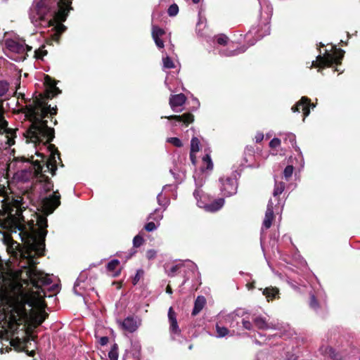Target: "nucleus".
<instances>
[{
	"label": "nucleus",
	"mask_w": 360,
	"mask_h": 360,
	"mask_svg": "<svg viewBox=\"0 0 360 360\" xmlns=\"http://www.w3.org/2000/svg\"><path fill=\"white\" fill-rule=\"evenodd\" d=\"M25 223L23 218V220L16 225L22 243L20 244L10 238L7 250L13 257L20 259L21 262H24L19 272V276L24 283H30L32 287L39 290L51 283L47 275L37 269V262L35 260L37 257L44 255L48 220L45 217H39L37 221L38 229L34 227L33 221L27 225Z\"/></svg>",
	"instance_id": "f257e3e1"
},
{
	"label": "nucleus",
	"mask_w": 360,
	"mask_h": 360,
	"mask_svg": "<svg viewBox=\"0 0 360 360\" xmlns=\"http://www.w3.org/2000/svg\"><path fill=\"white\" fill-rule=\"evenodd\" d=\"M35 304L34 297L24 292L13 294L0 295V307L4 314V319L0 322V335L6 338H12L11 343L13 346L21 344L19 337L13 338L18 333L20 326L25 330L30 322L37 328L40 326L49 316L44 310L36 311L33 309Z\"/></svg>",
	"instance_id": "f03ea898"
},
{
	"label": "nucleus",
	"mask_w": 360,
	"mask_h": 360,
	"mask_svg": "<svg viewBox=\"0 0 360 360\" xmlns=\"http://www.w3.org/2000/svg\"><path fill=\"white\" fill-rule=\"evenodd\" d=\"M45 84L47 85L44 94H39L33 98L32 103L25 105L26 117L32 122L24 134L27 142H38L46 139L50 142L55 138V129L48 126L46 118H51L53 124L56 125V119L53 120V115L58 112L57 106L51 108L48 105L46 100L52 99L61 93L56 86V82L50 76H45Z\"/></svg>",
	"instance_id": "7ed1b4c3"
},
{
	"label": "nucleus",
	"mask_w": 360,
	"mask_h": 360,
	"mask_svg": "<svg viewBox=\"0 0 360 360\" xmlns=\"http://www.w3.org/2000/svg\"><path fill=\"white\" fill-rule=\"evenodd\" d=\"M72 0H41L37 4V14L41 20H44L50 13L52 16L48 21V26L53 27L51 39L59 43L61 34L67 27L63 24L71 10Z\"/></svg>",
	"instance_id": "20e7f679"
},
{
	"label": "nucleus",
	"mask_w": 360,
	"mask_h": 360,
	"mask_svg": "<svg viewBox=\"0 0 360 360\" xmlns=\"http://www.w3.org/2000/svg\"><path fill=\"white\" fill-rule=\"evenodd\" d=\"M22 198L18 196L17 198H7L2 200V210L0 212V226L6 229L8 226L15 229L16 233L18 223L23 220L22 212L25 210L23 206Z\"/></svg>",
	"instance_id": "39448f33"
},
{
	"label": "nucleus",
	"mask_w": 360,
	"mask_h": 360,
	"mask_svg": "<svg viewBox=\"0 0 360 360\" xmlns=\"http://www.w3.org/2000/svg\"><path fill=\"white\" fill-rule=\"evenodd\" d=\"M323 46L325 45L320 42L318 48L319 55L317 56L316 60L312 61L311 66L323 68L325 67H332L334 65H340L345 56V51L341 49H335L333 53L326 51L323 56H321V48Z\"/></svg>",
	"instance_id": "423d86ee"
},
{
	"label": "nucleus",
	"mask_w": 360,
	"mask_h": 360,
	"mask_svg": "<svg viewBox=\"0 0 360 360\" xmlns=\"http://www.w3.org/2000/svg\"><path fill=\"white\" fill-rule=\"evenodd\" d=\"M36 155L41 158V161L37 160L34 162V172H33V176L39 179L41 183H44V188L46 192H49L53 188V183L51 179L44 174V165H41V162H44L46 156L40 153L37 152Z\"/></svg>",
	"instance_id": "0eeeda50"
},
{
	"label": "nucleus",
	"mask_w": 360,
	"mask_h": 360,
	"mask_svg": "<svg viewBox=\"0 0 360 360\" xmlns=\"http://www.w3.org/2000/svg\"><path fill=\"white\" fill-rule=\"evenodd\" d=\"M50 142H46V139L41 140L38 142H32L35 145L39 144L41 143H43L44 145H48V150L51 153L50 157L46 160L44 172H49L52 176H54L56 174V172L57 170V165H56V155H58V158L60 162H62L61 158H60V154L56 148V146L54 144L51 143Z\"/></svg>",
	"instance_id": "6e6552de"
},
{
	"label": "nucleus",
	"mask_w": 360,
	"mask_h": 360,
	"mask_svg": "<svg viewBox=\"0 0 360 360\" xmlns=\"http://www.w3.org/2000/svg\"><path fill=\"white\" fill-rule=\"evenodd\" d=\"M60 205V195L58 191L43 199L41 207L46 214H50Z\"/></svg>",
	"instance_id": "1a4fd4ad"
},
{
	"label": "nucleus",
	"mask_w": 360,
	"mask_h": 360,
	"mask_svg": "<svg viewBox=\"0 0 360 360\" xmlns=\"http://www.w3.org/2000/svg\"><path fill=\"white\" fill-rule=\"evenodd\" d=\"M316 107V104L311 102V99L307 96H302L301 99L294 105V112H301L302 121L309 115L310 109H314Z\"/></svg>",
	"instance_id": "9d476101"
},
{
	"label": "nucleus",
	"mask_w": 360,
	"mask_h": 360,
	"mask_svg": "<svg viewBox=\"0 0 360 360\" xmlns=\"http://www.w3.org/2000/svg\"><path fill=\"white\" fill-rule=\"evenodd\" d=\"M0 129L6 132L5 136L6 145L11 146L15 144V138L16 137V131L12 129L8 128V122L4 116V110L2 105H0Z\"/></svg>",
	"instance_id": "9b49d317"
},
{
	"label": "nucleus",
	"mask_w": 360,
	"mask_h": 360,
	"mask_svg": "<svg viewBox=\"0 0 360 360\" xmlns=\"http://www.w3.org/2000/svg\"><path fill=\"white\" fill-rule=\"evenodd\" d=\"M221 191L224 196L229 197L236 193L238 183L236 179L231 177L221 178Z\"/></svg>",
	"instance_id": "f8f14e48"
},
{
	"label": "nucleus",
	"mask_w": 360,
	"mask_h": 360,
	"mask_svg": "<svg viewBox=\"0 0 360 360\" xmlns=\"http://www.w3.org/2000/svg\"><path fill=\"white\" fill-rule=\"evenodd\" d=\"M162 118H166L169 120H175L178 122H182L185 126H188L191 123L194 121V116L191 112H186L181 115H169L162 117Z\"/></svg>",
	"instance_id": "ddd939ff"
},
{
	"label": "nucleus",
	"mask_w": 360,
	"mask_h": 360,
	"mask_svg": "<svg viewBox=\"0 0 360 360\" xmlns=\"http://www.w3.org/2000/svg\"><path fill=\"white\" fill-rule=\"evenodd\" d=\"M273 207L274 203L271 200H270L268 202L264 219L263 221V226L266 229H269L271 226L272 222L275 219Z\"/></svg>",
	"instance_id": "4468645a"
},
{
	"label": "nucleus",
	"mask_w": 360,
	"mask_h": 360,
	"mask_svg": "<svg viewBox=\"0 0 360 360\" xmlns=\"http://www.w3.org/2000/svg\"><path fill=\"white\" fill-rule=\"evenodd\" d=\"M6 49L15 53L18 54H24L25 53V46L20 42L15 41L13 39H7L6 41Z\"/></svg>",
	"instance_id": "2eb2a0df"
},
{
	"label": "nucleus",
	"mask_w": 360,
	"mask_h": 360,
	"mask_svg": "<svg viewBox=\"0 0 360 360\" xmlns=\"http://www.w3.org/2000/svg\"><path fill=\"white\" fill-rule=\"evenodd\" d=\"M186 97L182 93L171 95L169 98V105L174 111H176V108L182 106L186 103Z\"/></svg>",
	"instance_id": "dca6fc26"
},
{
	"label": "nucleus",
	"mask_w": 360,
	"mask_h": 360,
	"mask_svg": "<svg viewBox=\"0 0 360 360\" xmlns=\"http://www.w3.org/2000/svg\"><path fill=\"white\" fill-rule=\"evenodd\" d=\"M120 325L123 330L129 333H134L139 328L137 322L133 316H127L120 322Z\"/></svg>",
	"instance_id": "f3484780"
},
{
	"label": "nucleus",
	"mask_w": 360,
	"mask_h": 360,
	"mask_svg": "<svg viewBox=\"0 0 360 360\" xmlns=\"http://www.w3.org/2000/svg\"><path fill=\"white\" fill-rule=\"evenodd\" d=\"M168 319L170 323V330L175 334H179L181 330H179L176 314L172 307L168 310Z\"/></svg>",
	"instance_id": "a211bd4d"
},
{
	"label": "nucleus",
	"mask_w": 360,
	"mask_h": 360,
	"mask_svg": "<svg viewBox=\"0 0 360 360\" xmlns=\"http://www.w3.org/2000/svg\"><path fill=\"white\" fill-rule=\"evenodd\" d=\"M206 304V300L204 296H198L194 302V307L191 313L193 316L198 314L201 310L204 308Z\"/></svg>",
	"instance_id": "6ab92c4d"
},
{
	"label": "nucleus",
	"mask_w": 360,
	"mask_h": 360,
	"mask_svg": "<svg viewBox=\"0 0 360 360\" xmlns=\"http://www.w3.org/2000/svg\"><path fill=\"white\" fill-rule=\"evenodd\" d=\"M143 238L140 234L136 235L133 239V248L130 250L128 255L126 256V259L131 258L136 253V250L134 248H139L143 244Z\"/></svg>",
	"instance_id": "aec40b11"
},
{
	"label": "nucleus",
	"mask_w": 360,
	"mask_h": 360,
	"mask_svg": "<svg viewBox=\"0 0 360 360\" xmlns=\"http://www.w3.org/2000/svg\"><path fill=\"white\" fill-rule=\"evenodd\" d=\"M224 204V198H219L212 202L211 203L206 204L205 208L209 212H217L220 210Z\"/></svg>",
	"instance_id": "412c9836"
},
{
	"label": "nucleus",
	"mask_w": 360,
	"mask_h": 360,
	"mask_svg": "<svg viewBox=\"0 0 360 360\" xmlns=\"http://www.w3.org/2000/svg\"><path fill=\"white\" fill-rule=\"evenodd\" d=\"M253 323L255 326L260 330H267L270 328L269 323L266 322V319L261 316H257L253 319Z\"/></svg>",
	"instance_id": "4be33fe9"
},
{
	"label": "nucleus",
	"mask_w": 360,
	"mask_h": 360,
	"mask_svg": "<svg viewBox=\"0 0 360 360\" xmlns=\"http://www.w3.org/2000/svg\"><path fill=\"white\" fill-rule=\"evenodd\" d=\"M278 292L279 290L277 288L268 287L263 290V295L266 296L267 300L269 302L276 298Z\"/></svg>",
	"instance_id": "5701e85b"
},
{
	"label": "nucleus",
	"mask_w": 360,
	"mask_h": 360,
	"mask_svg": "<svg viewBox=\"0 0 360 360\" xmlns=\"http://www.w3.org/2000/svg\"><path fill=\"white\" fill-rule=\"evenodd\" d=\"M324 353L333 360H342V356L331 347H327Z\"/></svg>",
	"instance_id": "b1692460"
},
{
	"label": "nucleus",
	"mask_w": 360,
	"mask_h": 360,
	"mask_svg": "<svg viewBox=\"0 0 360 360\" xmlns=\"http://www.w3.org/2000/svg\"><path fill=\"white\" fill-rule=\"evenodd\" d=\"M202 163H203L202 170H204V169H205L207 170H212L213 169V163H212L211 157L209 154H206L202 158Z\"/></svg>",
	"instance_id": "393cba45"
},
{
	"label": "nucleus",
	"mask_w": 360,
	"mask_h": 360,
	"mask_svg": "<svg viewBox=\"0 0 360 360\" xmlns=\"http://www.w3.org/2000/svg\"><path fill=\"white\" fill-rule=\"evenodd\" d=\"M285 189V184L283 182H275L273 195L274 197L279 196Z\"/></svg>",
	"instance_id": "a878e982"
},
{
	"label": "nucleus",
	"mask_w": 360,
	"mask_h": 360,
	"mask_svg": "<svg viewBox=\"0 0 360 360\" xmlns=\"http://www.w3.org/2000/svg\"><path fill=\"white\" fill-rule=\"evenodd\" d=\"M216 331L218 338H224L229 333V330L227 328L220 326L219 324L216 325Z\"/></svg>",
	"instance_id": "bb28decb"
},
{
	"label": "nucleus",
	"mask_w": 360,
	"mask_h": 360,
	"mask_svg": "<svg viewBox=\"0 0 360 360\" xmlns=\"http://www.w3.org/2000/svg\"><path fill=\"white\" fill-rule=\"evenodd\" d=\"M48 51L45 49V46H41L34 51V57L38 60H43L44 56H46Z\"/></svg>",
	"instance_id": "cd10ccee"
},
{
	"label": "nucleus",
	"mask_w": 360,
	"mask_h": 360,
	"mask_svg": "<svg viewBox=\"0 0 360 360\" xmlns=\"http://www.w3.org/2000/svg\"><path fill=\"white\" fill-rule=\"evenodd\" d=\"M214 39L218 44L225 46L227 44L229 37L224 34H219L214 37Z\"/></svg>",
	"instance_id": "c85d7f7f"
},
{
	"label": "nucleus",
	"mask_w": 360,
	"mask_h": 360,
	"mask_svg": "<svg viewBox=\"0 0 360 360\" xmlns=\"http://www.w3.org/2000/svg\"><path fill=\"white\" fill-rule=\"evenodd\" d=\"M200 142L197 137H193L191 141V151L198 152L200 150Z\"/></svg>",
	"instance_id": "c756f323"
},
{
	"label": "nucleus",
	"mask_w": 360,
	"mask_h": 360,
	"mask_svg": "<svg viewBox=\"0 0 360 360\" xmlns=\"http://www.w3.org/2000/svg\"><path fill=\"white\" fill-rule=\"evenodd\" d=\"M144 271L142 269H138L135 276L132 278V284L136 285L143 278Z\"/></svg>",
	"instance_id": "7c9ffc66"
},
{
	"label": "nucleus",
	"mask_w": 360,
	"mask_h": 360,
	"mask_svg": "<svg viewBox=\"0 0 360 360\" xmlns=\"http://www.w3.org/2000/svg\"><path fill=\"white\" fill-rule=\"evenodd\" d=\"M9 83L6 80L0 81V97L4 96L8 92Z\"/></svg>",
	"instance_id": "2f4dec72"
},
{
	"label": "nucleus",
	"mask_w": 360,
	"mask_h": 360,
	"mask_svg": "<svg viewBox=\"0 0 360 360\" xmlns=\"http://www.w3.org/2000/svg\"><path fill=\"white\" fill-rule=\"evenodd\" d=\"M119 264L120 261L118 259H112L107 264V270L109 272H114L117 267L119 266Z\"/></svg>",
	"instance_id": "473e14b6"
},
{
	"label": "nucleus",
	"mask_w": 360,
	"mask_h": 360,
	"mask_svg": "<svg viewBox=\"0 0 360 360\" xmlns=\"http://www.w3.org/2000/svg\"><path fill=\"white\" fill-rule=\"evenodd\" d=\"M165 33V30L158 26H153L152 36L153 37H160Z\"/></svg>",
	"instance_id": "72a5a7b5"
},
{
	"label": "nucleus",
	"mask_w": 360,
	"mask_h": 360,
	"mask_svg": "<svg viewBox=\"0 0 360 360\" xmlns=\"http://www.w3.org/2000/svg\"><path fill=\"white\" fill-rule=\"evenodd\" d=\"M167 142L172 144L173 146L181 148L183 146L181 141L177 137H170L167 139Z\"/></svg>",
	"instance_id": "f704fd0d"
},
{
	"label": "nucleus",
	"mask_w": 360,
	"mask_h": 360,
	"mask_svg": "<svg viewBox=\"0 0 360 360\" xmlns=\"http://www.w3.org/2000/svg\"><path fill=\"white\" fill-rule=\"evenodd\" d=\"M162 62H163V66L165 68L172 69L175 67L174 62L169 56H166L165 58H163Z\"/></svg>",
	"instance_id": "c9c22d12"
},
{
	"label": "nucleus",
	"mask_w": 360,
	"mask_h": 360,
	"mask_svg": "<svg viewBox=\"0 0 360 360\" xmlns=\"http://www.w3.org/2000/svg\"><path fill=\"white\" fill-rule=\"evenodd\" d=\"M309 306L314 310H317L320 307L319 303L314 295L310 296Z\"/></svg>",
	"instance_id": "e433bc0d"
},
{
	"label": "nucleus",
	"mask_w": 360,
	"mask_h": 360,
	"mask_svg": "<svg viewBox=\"0 0 360 360\" xmlns=\"http://www.w3.org/2000/svg\"><path fill=\"white\" fill-rule=\"evenodd\" d=\"M178 12L179 6L176 4H172L167 10L168 15L172 17L176 15Z\"/></svg>",
	"instance_id": "4c0bfd02"
},
{
	"label": "nucleus",
	"mask_w": 360,
	"mask_h": 360,
	"mask_svg": "<svg viewBox=\"0 0 360 360\" xmlns=\"http://www.w3.org/2000/svg\"><path fill=\"white\" fill-rule=\"evenodd\" d=\"M183 265L182 264H176V265H174L171 267V269H169V271H168L167 274L169 277H173L175 276L176 273L177 272V271H179V269L182 267Z\"/></svg>",
	"instance_id": "58836bf2"
},
{
	"label": "nucleus",
	"mask_w": 360,
	"mask_h": 360,
	"mask_svg": "<svg viewBox=\"0 0 360 360\" xmlns=\"http://www.w3.org/2000/svg\"><path fill=\"white\" fill-rule=\"evenodd\" d=\"M283 174H284L285 180L288 181L292 174V165H288L285 168Z\"/></svg>",
	"instance_id": "ea45409f"
},
{
	"label": "nucleus",
	"mask_w": 360,
	"mask_h": 360,
	"mask_svg": "<svg viewBox=\"0 0 360 360\" xmlns=\"http://www.w3.org/2000/svg\"><path fill=\"white\" fill-rule=\"evenodd\" d=\"M242 52H244V50L233 49V50H231V51H226L224 53V55L226 56H236L238 53H240Z\"/></svg>",
	"instance_id": "a19ab883"
},
{
	"label": "nucleus",
	"mask_w": 360,
	"mask_h": 360,
	"mask_svg": "<svg viewBox=\"0 0 360 360\" xmlns=\"http://www.w3.org/2000/svg\"><path fill=\"white\" fill-rule=\"evenodd\" d=\"M281 145V140L278 138H274L269 142V147L271 148H276Z\"/></svg>",
	"instance_id": "79ce46f5"
},
{
	"label": "nucleus",
	"mask_w": 360,
	"mask_h": 360,
	"mask_svg": "<svg viewBox=\"0 0 360 360\" xmlns=\"http://www.w3.org/2000/svg\"><path fill=\"white\" fill-rule=\"evenodd\" d=\"M156 255L157 252L153 249L148 250L146 253V256L149 260L154 259L156 257Z\"/></svg>",
	"instance_id": "37998d69"
},
{
	"label": "nucleus",
	"mask_w": 360,
	"mask_h": 360,
	"mask_svg": "<svg viewBox=\"0 0 360 360\" xmlns=\"http://www.w3.org/2000/svg\"><path fill=\"white\" fill-rule=\"evenodd\" d=\"M144 229H145L146 231H147L148 232H150V231H153L155 229H156V226H155L154 222L150 221V222L147 223L144 226Z\"/></svg>",
	"instance_id": "c03bdc74"
},
{
	"label": "nucleus",
	"mask_w": 360,
	"mask_h": 360,
	"mask_svg": "<svg viewBox=\"0 0 360 360\" xmlns=\"http://www.w3.org/2000/svg\"><path fill=\"white\" fill-rule=\"evenodd\" d=\"M242 324L244 328L250 330L252 329V323L248 320H242Z\"/></svg>",
	"instance_id": "a18cd8bd"
},
{
	"label": "nucleus",
	"mask_w": 360,
	"mask_h": 360,
	"mask_svg": "<svg viewBox=\"0 0 360 360\" xmlns=\"http://www.w3.org/2000/svg\"><path fill=\"white\" fill-rule=\"evenodd\" d=\"M20 160H21L22 162H32V167L31 168L32 171L30 172V173H32L33 174V172H34V162L36 161V160H34V161L33 160V156H32L30 159H27V158L22 157V158H21Z\"/></svg>",
	"instance_id": "49530a36"
},
{
	"label": "nucleus",
	"mask_w": 360,
	"mask_h": 360,
	"mask_svg": "<svg viewBox=\"0 0 360 360\" xmlns=\"http://www.w3.org/2000/svg\"><path fill=\"white\" fill-rule=\"evenodd\" d=\"M108 357L110 360H117L118 359V352L116 351H110L108 353Z\"/></svg>",
	"instance_id": "de8ad7c7"
},
{
	"label": "nucleus",
	"mask_w": 360,
	"mask_h": 360,
	"mask_svg": "<svg viewBox=\"0 0 360 360\" xmlns=\"http://www.w3.org/2000/svg\"><path fill=\"white\" fill-rule=\"evenodd\" d=\"M154 41H155V43L156 44V46L158 47V48H163L164 47V42L162 39H160V38L159 37H153Z\"/></svg>",
	"instance_id": "09e8293b"
},
{
	"label": "nucleus",
	"mask_w": 360,
	"mask_h": 360,
	"mask_svg": "<svg viewBox=\"0 0 360 360\" xmlns=\"http://www.w3.org/2000/svg\"><path fill=\"white\" fill-rule=\"evenodd\" d=\"M255 139L256 143L262 142V140L264 139V134H263V133L262 132L257 133Z\"/></svg>",
	"instance_id": "8fccbe9b"
},
{
	"label": "nucleus",
	"mask_w": 360,
	"mask_h": 360,
	"mask_svg": "<svg viewBox=\"0 0 360 360\" xmlns=\"http://www.w3.org/2000/svg\"><path fill=\"white\" fill-rule=\"evenodd\" d=\"M0 196L5 197V199L7 198H10V197L7 195V191L4 186H0Z\"/></svg>",
	"instance_id": "3c124183"
},
{
	"label": "nucleus",
	"mask_w": 360,
	"mask_h": 360,
	"mask_svg": "<svg viewBox=\"0 0 360 360\" xmlns=\"http://www.w3.org/2000/svg\"><path fill=\"white\" fill-rule=\"evenodd\" d=\"M109 341V338L107 336L101 337L99 340V344L101 346L106 345Z\"/></svg>",
	"instance_id": "603ef678"
},
{
	"label": "nucleus",
	"mask_w": 360,
	"mask_h": 360,
	"mask_svg": "<svg viewBox=\"0 0 360 360\" xmlns=\"http://www.w3.org/2000/svg\"><path fill=\"white\" fill-rule=\"evenodd\" d=\"M195 153L196 152L190 151V160H191L192 164L194 165L196 164V162H197Z\"/></svg>",
	"instance_id": "864d4df0"
},
{
	"label": "nucleus",
	"mask_w": 360,
	"mask_h": 360,
	"mask_svg": "<svg viewBox=\"0 0 360 360\" xmlns=\"http://www.w3.org/2000/svg\"><path fill=\"white\" fill-rule=\"evenodd\" d=\"M24 46L25 48V53H24L25 56L20 57V58L22 60H25L26 58V56H27V52L30 51L32 50V46L27 45V44H24Z\"/></svg>",
	"instance_id": "5fc2aeb1"
},
{
	"label": "nucleus",
	"mask_w": 360,
	"mask_h": 360,
	"mask_svg": "<svg viewBox=\"0 0 360 360\" xmlns=\"http://www.w3.org/2000/svg\"><path fill=\"white\" fill-rule=\"evenodd\" d=\"M27 354L30 357H34L35 355V352L34 350L27 351Z\"/></svg>",
	"instance_id": "6e6d98bb"
},
{
	"label": "nucleus",
	"mask_w": 360,
	"mask_h": 360,
	"mask_svg": "<svg viewBox=\"0 0 360 360\" xmlns=\"http://www.w3.org/2000/svg\"><path fill=\"white\" fill-rule=\"evenodd\" d=\"M166 292L168 293V294H172V289L171 288V286L169 285H168L166 288Z\"/></svg>",
	"instance_id": "4d7b16f0"
},
{
	"label": "nucleus",
	"mask_w": 360,
	"mask_h": 360,
	"mask_svg": "<svg viewBox=\"0 0 360 360\" xmlns=\"http://www.w3.org/2000/svg\"><path fill=\"white\" fill-rule=\"evenodd\" d=\"M110 351H116V352H118V346L117 344H114L112 347H111V349Z\"/></svg>",
	"instance_id": "13d9d810"
},
{
	"label": "nucleus",
	"mask_w": 360,
	"mask_h": 360,
	"mask_svg": "<svg viewBox=\"0 0 360 360\" xmlns=\"http://www.w3.org/2000/svg\"><path fill=\"white\" fill-rule=\"evenodd\" d=\"M6 135V132L3 130V132H0V136L5 139V136Z\"/></svg>",
	"instance_id": "bf43d9fd"
},
{
	"label": "nucleus",
	"mask_w": 360,
	"mask_h": 360,
	"mask_svg": "<svg viewBox=\"0 0 360 360\" xmlns=\"http://www.w3.org/2000/svg\"><path fill=\"white\" fill-rule=\"evenodd\" d=\"M120 270H119L118 271H116L113 274V276L116 277V276H118L120 274Z\"/></svg>",
	"instance_id": "052dcab7"
},
{
	"label": "nucleus",
	"mask_w": 360,
	"mask_h": 360,
	"mask_svg": "<svg viewBox=\"0 0 360 360\" xmlns=\"http://www.w3.org/2000/svg\"><path fill=\"white\" fill-rule=\"evenodd\" d=\"M300 167H304V160H303V158L302 157H301V160H300Z\"/></svg>",
	"instance_id": "680f3d73"
},
{
	"label": "nucleus",
	"mask_w": 360,
	"mask_h": 360,
	"mask_svg": "<svg viewBox=\"0 0 360 360\" xmlns=\"http://www.w3.org/2000/svg\"><path fill=\"white\" fill-rule=\"evenodd\" d=\"M192 1L194 3V4H198L200 2V0H192Z\"/></svg>",
	"instance_id": "e2e57ef3"
},
{
	"label": "nucleus",
	"mask_w": 360,
	"mask_h": 360,
	"mask_svg": "<svg viewBox=\"0 0 360 360\" xmlns=\"http://www.w3.org/2000/svg\"><path fill=\"white\" fill-rule=\"evenodd\" d=\"M294 150L298 152L299 153H300V149L299 148H296L295 146H294Z\"/></svg>",
	"instance_id": "0e129e2a"
},
{
	"label": "nucleus",
	"mask_w": 360,
	"mask_h": 360,
	"mask_svg": "<svg viewBox=\"0 0 360 360\" xmlns=\"http://www.w3.org/2000/svg\"><path fill=\"white\" fill-rule=\"evenodd\" d=\"M192 347H193V346H192V345H190V346H189V349H192Z\"/></svg>",
	"instance_id": "69168bd1"
}]
</instances>
